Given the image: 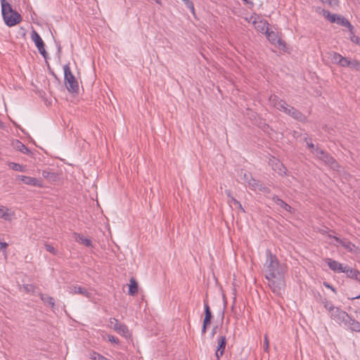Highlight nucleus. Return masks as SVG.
<instances>
[{
	"mask_svg": "<svg viewBox=\"0 0 360 360\" xmlns=\"http://www.w3.org/2000/svg\"><path fill=\"white\" fill-rule=\"evenodd\" d=\"M264 268L265 278L268 281L269 287L274 294L281 295L284 287L285 264L280 263L276 255L267 249Z\"/></svg>",
	"mask_w": 360,
	"mask_h": 360,
	"instance_id": "obj_1",
	"label": "nucleus"
},
{
	"mask_svg": "<svg viewBox=\"0 0 360 360\" xmlns=\"http://www.w3.org/2000/svg\"><path fill=\"white\" fill-rule=\"evenodd\" d=\"M1 14L5 24L8 27H13L22 21V16L14 11L6 0H1Z\"/></svg>",
	"mask_w": 360,
	"mask_h": 360,
	"instance_id": "obj_2",
	"label": "nucleus"
},
{
	"mask_svg": "<svg viewBox=\"0 0 360 360\" xmlns=\"http://www.w3.org/2000/svg\"><path fill=\"white\" fill-rule=\"evenodd\" d=\"M64 80L67 89L71 93H77L79 91V84L74 75L72 73L70 65L65 64L63 66Z\"/></svg>",
	"mask_w": 360,
	"mask_h": 360,
	"instance_id": "obj_3",
	"label": "nucleus"
},
{
	"mask_svg": "<svg viewBox=\"0 0 360 360\" xmlns=\"http://www.w3.org/2000/svg\"><path fill=\"white\" fill-rule=\"evenodd\" d=\"M315 155L318 159L323 161L326 165L329 166L334 170H338L340 165L337 161L326 151L316 147L315 149Z\"/></svg>",
	"mask_w": 360,
	"mask_h": 360,
	"instance_id": "obj_4",
	"label": "nucleus"
},
{
	"mask_svg": "<svg viewBox=\"0 0 360 360\" xmlns=\"http://www.w3.org/2000/svg\"><path fill=\"white\" fill-rule=\"evenodd\" d=\"M271 169L281 176H288V170L285 165L278 158L271 156L268 161Z\"/></svg>",
	"mask_w": 360,
	"mask_h": 360,
	"instance_id": "obj_5",
	"label": "nucleus"
},
{
	"mask_svg": "<svg viewBox=\"0 0 360 360\" xmlns=\"http://www.w3.org/2000/svg\"><path fill=\"white\" fill-rule=\"evenodd\" d=\"M330 317L339 325L346 326L350 316L339 307H336L330 312Z\"/></svg>",
	"mask_w": 360,
	"mask_h": 360,
	"instance_id": "obj_6",
	"label": "nucleus"
},
{
	"mask_svg": "<svg viewBox=\"0 0 360 360\" xmlns=\"http://www.w3.org/2000/svg\"><path fill=\"white\" fill-rule=\"evenodd\" d=\"M31 39L34 42V44L40 54H41L44 58H46L47 53L45 50V44L44 41L41 38L40 35L34 30H33L31 32Z\"/></svg>",
	"mask_w": 360,
	"mask_h": 360,
	"instance_id": "obj_7",
	"label": "nucleus"
},
{
	"mask_svg": "<svg viewBox=\"0 0 360 360\" xmlns=\"http://www.w3.org/2000/svg\"><path fill=\"white\" fill-rule=\"evenodd\" d=\"M251 20H252V25L254 27L261 33H265L269 30V23L264 20L262 19L259 16H251Z\"/></svg>",
	"mask_w": 360,
	"mask_h": 360,
	"instance_id": "obj_8",
	"label": "nucleus"
},
{
	"mask_svg": "<svg viewBox=\"0 0 360 360\" xmlns=\"http://www.w3.org/2000/svg\"><path fill=\"white\" fill-rule=\"evenodd\" d=\"M282 112L291 116L294 119L299 121H304L306 120L305 116L298 110L292 106H290L286 103L285 108L283 109Z\"/></svg>",
	"mask_w": 360,
	"mask_h": 360,
	"instance_id": "obj_9",
	"label": "nucleus"
},
{
	"mask_svg": "<svg viewBox=\"0 0 360 360\" xmlns=\"http://www.w3.org/2000/svg\"><path fill=\"white\" fill-rule=\"evenodd\" d=\"M110 323H114V330L119 334L125 338L129 335L128 328L124 323H120L115 318L110 319Z\"/></svg>",
	"mask_w": 360,
	"mask_h": 360,
	"instance_id": "obj_10",
	"label": "nucleus"
},
{
	"mask_svg": "<svg viewBox=\"0 0 360 360\" xmlns=\"http://www.w3.org/2000/svg\"><path fill=\"white\" fill-rule=\"evenodd\" d=\"M226 345V338L225 335H219L217 340V348L215 352V356L217 360L224 355Z\"/></svg>",
	"mask_w": 360,
	"mask_h": 360,
	"instance_id": "obj_11",
	"label": "nucleus"
},
{
	"mask_svg": "<svg viewBox=\"0 0 360 360\" xmlns=\"http://www.w3.org/2000/svg\"><path fill=\"white\" fill-rule=\"evenodd\" d=\"M16 179H20L25 184L41 188L43 184L41 181L32 176L18 175Z\"/></svg>",
	"mask_w": 360,
	"mask_h": 360,
	"instance_id": "obj_12",
	"label": "nucleus"
},
{
	"mask_svg": "<svg viewBox=\"0 0 360 360\" xmlns=\"http://www.w3.org/2000/svg\"><path fill=\"white\" fill-rule=\"evenodd\" d=\"M269 102L271 105L276 108L277 110L282 111L286 105V102L282 99H280L278 96L275 94L271 95L269 98Z\"/></svg>",
	"mask_w": 360,
	"mask_h": 360,
	"instance_id": "obj_13",
	"label": "nucleus"
},
{
	"mask_svg": "<svg viewBox=\"0 0 360 360\" xmlns=\"http://www.w3.org/2000/svg\"><path fill=\"white\" fill-rule=\"evenodd\" d=\"M326 263L328 266L329 269L335 273H342L344 270V265L334 260L331 258L326 259Z\"/></svg>",
	"mask_w": 360,
	"mask_h": 360,
	"instance_id": "obj_14",
	"label": "nucleus"
},
{
	"mask_svg": "<svg viewBox=\"0 0 360 360\" xmlns=\"http://www.w3.org/2000/svg\"><path fill=\"white\" fill-rule=\"evenodd\" d=\"M15 217V212L3 205H0V218L11 221Z\"/></svg>",
	"mask_w": 360,
	"mask_h": 360,
	"instance_id": "obj_15",
	"label": "nucleus"
},
{
	"mask_svg": "<svg viewBox=\"0 0 360 360\" xmlns=\"http://www.w3.org/2000/svg\"><path fill=\"white\" fill-rule=\"evenodd\" d=\"M265 34L268 40L273 44L278 45L279 47L285 46V43L278 37L277 34L274 31H269L265 32Z\"/></svg>",
	"mask_w": 360,
	"mask_h": 360,
	"instance_id": "obj_16",
	"label": "nucleus"
},
{
	"mask_svg": "<svg viewBox=\"0 0 360 360\" xmlns=\"http://www.w3.org/2000/svg\"><path fill=\"white\" fill-rule=\"evenodd\" d=\"M69 292L72 295L81 294L87 298H90L91 297V293L89 292L87 289L77 285L71 286L70 288Z\"/></svg>",
	"mask_w": 360,
	"mask_h": 360,
	"instance_id": "obj_17",
	"label": "nucleus"
},
{
	"mask_svg": "<svg viewBox=\"0 0 360 360\" xmlns=\"http://www.w3.org/2000/svg\"><path fill=\"white\" fill-rule=\"evenodd\" d=\"M42 176L49 183L56 182L59 179V175L56 172H51L49 169L42 171Z\"/></svg>",
	"mask_w": 360,
	"mask_h": 360,
	"instance_id": "obj_18",
	"label": "nucleus"
},
{
	"mask_svg": "<svg viewBox=\"0 0 360 360\" xmlns=\"http://www.w3.org/2000/svg\"><path fill=\"white\" fill-rule=\"evenodd\" d=\"M334 240L342 245L344 248L351 252L354 247V245L347 239H341L337 236H333Z\"/></svg>",
	"mask_w": 360,
	"mask_h": 360,
	"instance_id": "obj_19",
	"label": "nucleus"
},
{
	"mask_svg": "<svg viewBox=\"0 0 360 360\" xmlns=\"http://www.w3.org/2000/svg\"><path fill=\"white\" fill-rule=\"evenodd\" d=\"M273 201L278 206L282 207L283 210L292 212V208L287 204L285 201H283L282 199H281L278 195H274L272 197Z\"/></svg>",
	"mask_w": 360,
	"mask_h": 360,
	"instance_id": "obj_20",
	"label": "nucleus"
},
{
	"mask_svg": "<svg viewBox=\"0 0 360 360\" xmlns=\"http://www.w3.org/2000/svg\"><path fill=\"white\" fill-rule=\"evenodd\" d=\"M335 23L347 27L349 30V32H352L354 29V27L350 23V22L347 18L340 15H338Z\"/></svg>",
	"mask_w": 360,
	"mask_h": 360,
	"instance_id": "obj_21",
	"label": "nucleus"
},
{
	"mask_svg": "<svg viewBox=\"0 0 360 360\" xmlns=\"http://www.w3.org/2000/svg\"><path fill=\"white\" fill-rule=\"evenodd\" d=\"M345 326L349 328L352 331L360 332V322L352 319L351 316L349 317Z\"/></svg>",
	"mask_w": 360,
	"mask_h": 360,
	"instance_id": "obj_22",
	"label": "nucleus"
},
{
	"mask_svg": "<svg viewBox=\"0 0 360 360\" xmlns=\"http://www.w3.org/2000/svg\"><path fill=\"white\" fill-rule=\"evenodd\" d=\"M13 147L17 150L21 152L23 154H30L31 153L30 150L20 141L16 140L13 142Z\"/></svg>",
	"mask_w": 360,
	"mask_h": 360,
	"instance_id": "obj_23",
	"label": "nucleus"
},
{
	"mask_svg": "<svg viewBox=\"0 0 360 360\" xmlns=\"http://www.w3.org/2000/svg\"><path fill=\"white\" fill-rule=\"evenodd\" d=\"M344 270L346 271H343L342 273H345L347 277L355 280L358 274L357 269L350 268L348 265H345Z\"/></svg>",
	"mask_w": 360,
	"mask_h": 360,
	"instance_id": "obj_24",
	"label": "nucleus"
},
{
	"mask_svg": "<svg viewBox=\"0 0 360 360\" xmlns=\"http://www.w3.org/2000/svg\"><path fill=\"white\" fill-rule=\"evenodd\" d=\"M130 283L129 285V295L134 296L138 292V284L136 280L134 278L130 279Z\"/></svg>",
	"mask_w": 360,
	"mask_h": 360,
	"instance_id": "obj_25",
	"label": "nucleus"
},
{
	"mask_svg": "<svg viewBox=\"0 0 360 360\" xmlns=\"http://www.w3.org/2000/svg\"><path fill=\"white\" fill-rule=\"evenodd\" d=\"M322 14L330 22L332 23H335L336 19L338 16V15L331 13L328 10L326 9L322 10Z\"/></svg>",
	"mask_w": 360,
	"mask_h": 360,
	"instance_id": "obj_26",
	"label": "nucleus"
},
{
	"mask_svg": "<svg viewBox=\"0 0 360 360\" xmlns=\"http://www.w3.org/2000/svg\"><path fill=\"white\" fill-rule=\"evenodd\" d=\"M41 300L46 304H49L52 309L55 307L54 299L45 294H40Z\"/></svg>",
	"mask_w": 360,
	"mask_h": 360,
	"instance_id": "obj_27",
	"label": "nucleus"
},
{
	"mask_svg": "<svg viewBox=\"0 0 360 360\" xmlns=\"http://www.w3.org/2000/svg\"><path fill=\"white\" fill-rule=\"evenodd\" d=\"M328 54L330 55V58L332 63L334 64L338 65L342 56L341 54H340L337 52H334V51L330 52V53H328Z\"/></svg>",
	"mask_w": 360,
	"mask_h": 360,
	"instance_id": "obj_28",
	"label": "nucleus"
},
{
	"mask_svg": "<svg viewBox=\"0 0 360 360\" xmlns=\"http://www.w3.org/2000/svg\"><path fill=\"white\" fill-rule=\"evenodd\" d=\"M78 241L84 245L86 247H92L91 240L89 238H85L82 234H78Z\"/></svg>",
	"mask_w": 360,
	"mask_h": 360,
	"instance_id": "obj_29",
	"label": "nucleus"
},
{
	"mask_svg": "<svg viewBox=\"0 0 360 360\" xmlns=\"http://www.w3.org/2000/svg\"><path fill=\"white\" fill-rule=\"evenodd\" d=\"M205 317L204 319H212V315L207 300H204Z\"/></svg>",
	"mask_w": 360,
	"mask_h": 360,
	"instance_id": "obj_30",
	"label": "nucleus"
},
{
	"mask_svg": "<svg viewBox=\"0 0 360 360\" xmlns=\"http://www.w3.org/2000/svg\"><path fill=\"white\" fill-rule=\"evenodd\" d=\"M321 302L323 304L325 309L330 312L333 311L336 308L332 303L329 302L326 298H321Z\"/></svg>",
	"mask_w": 360,
	"mask_h": 360,
	"instance_id": "obj_31",
	"label": "nucleus"
},
{
	"mask_svg": "<svg viewBox=\"0 0 360 360\" xmlns=\"http://www.w3.org/2000/svg\"><path fill=\"white\" fill-rule=\"evenodd\" d=\"M352 60H350L346 57H342L338 65L342 68H350L352 65Z\"/></svg>",
	"mask_w": 360,
	"mask_h": 360,
	"instance_id": "obj_32",
	"label": "nucleus"
},
{
	"mask_svg": "<svg viewBox=\"0 0 360 360\" xmlns=\"http://www.w3.org/2000/svg\"><path fill=\"white\" fill-rule=\"evenodd\" d=\"M8 165L10 169H11L14 171H18V172H24L25 171L24 167L18 163H15V162H8Z\"/></svg>",
	"mask_w": 360,
	"mask_h": 360,
	"instance_id": "obj_33",
	"label": "nucleus"
},
{
	"mask_svg": "<svg viewBox=\"0 0 360 360\" xmlns=\"http://www.w3.org/2000/svg\"><path fill=\"white\" fill-rule=\"evenodd\" d=\"M249 188L252 191H256L259 187V181L253 177L247 183Z\"/></svg>",
	"mask_w": 360,
	"mask_h": 360,
	"instance_id": "obj_34",
	"label": "nucleus"
},
{
	"mask_svg": "<svg viewBox=\"0 0 360 360\" xmlns=\"http://www.w3.org/2000/svg\"><path fill=\"white\" fill-rule=\"evenodd\" d=\"M90 358L93 360H110L94 351L90 354Z\"/></svg>",
	"mask_w": 360,
	"mask_h": 360,
	"instance_id": "obj_35",
	"label": "nucleus"
},
{
	"mask_svg": "<svg viewBox=\"0 0 360 360\" xmlns=\"http://www.w3.org/2000/svg\"><path fill=\"white\" fill-rule=\"evenodd\" d=\"M241 179L243 180V181L245 183H248V181H249L252 178V176L251 174V173L250 172H243V170H241V176H240Z\"/></svg>",
	"mask_w": 360,
	"mask_h": 360,
	"instance_id": "obj_36",
	"label": "nucleus"
},
{
	"mask_svg": "<svg viewBox=\"0 0 360 360\" xmlns=\"http://www.w3.org/2000/svg\"><path fill=\"white\" fill-rule=\"evenodd\" d=\"M185 6L191 11L193 14H195L194 4L191 0H182Z\"/></svg>",
	"mask_w": 360,
	"mask_h": 360,
	"instance_id": "obj_37",
	"label": "nucleus"
},
{
	"mask_svg": "<svg viewBox=\"0 0 360 360\" xmlns=\"http://www.w3.org/2000/svg\"><path fill=\"white\" fill-rule=\"evenodd\" d=\"M257 189L265 194H269L271 193V189L269 187L260 183L259 184V187H257Z\"/></svg>",
	"mask_w": 360,
	"mask_h": 360,
	"instance_id": "obj_38",
	"label": "nucleus"
},
{
	"mask_svg": "<svg viewBox=\"0 0 360 360\" xmlns=\"http://www.w3.org/2000/svg\"><path fill=\"white\" fill-rule=\"evenodd\" d=\"M350 68L353 70L360 72V61L355 59L352 60Z\"/></svg>",
	"mask_w": 360,
	"mask_h": 360,
	"instance_id": "obj_39",
	"label": "nucleus"
},
{
	"mask_svg": "<svg viewBox=\"0 0 360 360\" xmlns=\"http://www.w3.org/2000/svg\"><path fill=\"white\" fill-rule=\"evenodd\" d=\"M350 40L356 44H358L360 46V37L356 36L353 32H350Z\"/></svg>",
	"mask_w": 360,
	"mask_h": 360,
	"instance_id": "obj_40",
	"label": "nucleus"
},
{
	"mask_svg": "<svg viewBox=\"0 0 360 360\" xmlns=\"http://www.w3.org/2000/svg\"><path fill=\"white\" fill-rule=\"evenodd\" d=\"M264 351L267 353L269 351V340L267 335L264 337Z\"/></svg>",
	"mask_w": 360,
	"mask_h": 360,
	"instance_id": "obj_41",
	"label": "nucleus"
},
{
	"mask_svg": "<svg viewBox=\"0 0 360 360\" xmlns=\"http://www.w3.org/2000/svg\"><path fill=\"white\" fill-rule=\"evenodd\" d=\"M229 202H232L235 205H236L243 212H245V210L244 208L243 207L241 203L238 200H236L234 197H231V200L229 201Z\"/></svg>",
	"mask_w": 360,
	"mask_h": 360,
	"instance_id": "obj_42",
	"label": "nucleus"
},
{
	"mask_svg": "<svg viewBox=\"0 0 360 360\" xmlns=\"http://www.w3.org/2000/svg\"><path fill=\"white\" fill-rule=\"evenodd\" d=\"M45 249H46L48 252H49L52 253L53 255H56V253H57V250L55 249V248H54V247H53V246H52L51 245H50V244H46V245H45Z\"/></svg>",
	"mask_w": 360,
	"mask_h": 360,
	"instance_id": "obj_43",
	"label": "nucleus"
},
{
	"mask_svg": "<svg viewBox=\"0 0 360 360\" xmlns=\"http://www.w3.org/2000/svg\"><path fill=\"white\" fill-rule=\"evenodd\" d=\"M331 8H335L339 6V0H329L327 4Z\"/></svg>",
	"mask_w": 360,
	"mask_h": 360,
	"instance_id": "obj_44",
	"label": "nucleus"
},
{
	"mask_svg": "<svg viewBox=\"0 0 360 360\" xmlns=\"http://www.w3.org/2000/svg\"><path fill=\"white\" fill-rule=\"evenodd\" d=\"M108 341L114 342L115 344H118L119 343L118 338H117L115 336L111 335H108Z\"/></svg>",
	"mask_w": 360,
	"mask_h": 360,
	"instance_id": "obj_45",
	"label": "nucleus"
},
{
	"mask_svg": "<svg viewBox=\"0 0 360 360\" xmlns=\"http://www.w3.org/2000/svg\"><path fill=\"white\" fill-rule=\"evenodd\" d=\"M7 247H8L7 243L0 241V250H1L4 252Z\"/></svg>",
	"mask_w": 360,
	"mask_h": 360,
	"instance_id": "obj_46",
	"label": "nucleus"
},
{
	"mask_svg": "<svg viewBox=\"0 0 360 360\" xmlns=\"http://www.w3.org/2000/svg\"><path fill=\"white\" fill-rule=\"evenodd\" d=\"M323 285H324V286H325L326 288H329V289H330L331 290H333V292H336L335 289V288H333V287L330 283H327V282H324V283H323Z\"/></svg>",
	"mask_w": 360,
	"mask_h": 360,
	"instance_id": "obj_47",
	"label": "nucleus"
},
{
	"mask_svg": "<svg viewBox=\"0 0 360 360\" xmlns=\"http://www.w3.org/2000/svg\"><path fill=\"white\" fill-rule=\"evenodd\" d=\"M307 145L308 148L314 150L313 153L315 154V149L316 148H314V143H311V142L307 141Z\"/></svg>",
	"mask_w": 360,
	"mask_h": 360,
	"instance_id": "obj_48",
	"label": "nucleus"
},
{
	"mask_svg": "<svg viewBox=\"0 0 360 360\" xmlns=\"http://www.w3.org/2000/svg\"><path fill=\"white\" fill-rule=\"evenodd\" d=\"M225 193H226V195H227V197H228V198H229V199H230V200H229V201H231V197H233V196L232 195V192H231V190H226V191H225Z\"/></svg>",
	"mask_w": 360,
	"mask_h": 360,
	"instance_id": "obj_49",
	"label": "nucleus"
},
{
	"mask_svg": "<svg viewBox=\"0 0 360 360\" xmlns=\"http://www.w3.org/2000/svg\"><path fill=\"white\" fill-rule=\"evenodd\" d=\"M210 323H211V320L210 319H203L202 326H208L210 324Z\"/></svg>",
	"mask_w": 360,
	"mask_h": 360,
	"instance_id": "obj_50",
	"label": "nucleus"
},
{
	"mask_svg": "<svg viewBox=\"0 0 360 360\" xmlns=\"http://www.w3.org/2000/svg\"><path fill=\"white\" fill-rule=\"evenodd\" d=\"M207 326H202L201 329V334L204 335L206 333Z\"/></svg>",
	"mask_w": 360,
	"mask_h": 360,
	"instance_id": "obj_51",
	"label": "nucleus"
},
{
	"mask_svg": "<svg viewBox=\"0 0 360 360\" xmlns=\"http://www.w3.org/2000/svg\"><path fill=\"white\" fill-rule=\"evenodd\" d=\"M355 280L360 282V271H358V274H356V278H355Z\"/></svg>",
	"mask_w": 360,
	"mask_h": 360,
	"instance_id": "obj_52",
	"label": "nucleus"
},
{
	"mask_svg": "<svg viewBox=\"0 0 360 360\" xmlns=\"http://www.w3.org/2000/svg\"><path fill=\"white\" fill-rule=\"evenodd\" d=\"M216 328H216V327H214V328L212 329V333H211V336H212V337H213V336L215 335V333H216Z\"/></svg>",
	"mask_w": 360,
	"mask_h": 360,
	"instance_id": "obj_53",
	"label": "nucleus"
},
{
	"mask_svg": "<svg viewBox=\"0 0 360 360\" xmlns=\"http://www.w3.org/2000/svg\"><path fill=\"white\" fill-rule=\"evenodd\" d=\"M359 298H360V294L356 295V296H355V297H352V300H355V299H359Z\"/></svg>",
	"mask_w": 360,
	"mask_h": 360,
	"instance_id": "obj_54",
	"label": "nucleus"
},
{
	"mask_svg": "<svg viewBox=\"0 0 360 360\" xmlns=\"http://www.w3.org/2000/svg\"><path fill=\"white\" fill-rule=\"evenodd\" d=\"M328 1H329V0H321V2H322L323 4H328Z\"/></svg>",
	"mask_w": 360,
	"mask_h": 360,
	"instance_id": "obj_55",
	"label": "nucleus"
}]
</instances>
